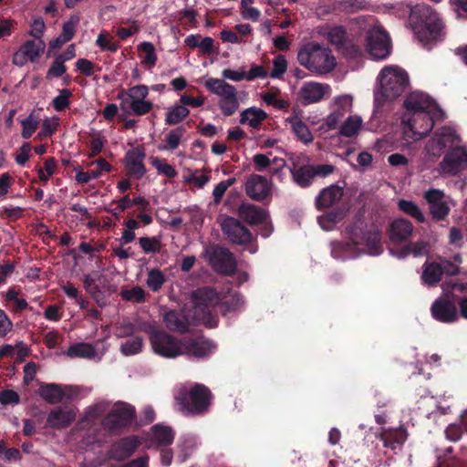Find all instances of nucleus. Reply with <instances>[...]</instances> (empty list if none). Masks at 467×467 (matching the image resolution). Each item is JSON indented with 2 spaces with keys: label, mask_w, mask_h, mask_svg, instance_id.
<instances>
[{
  "label": "nucleus",
  "mask_w": 467,
  "mask_h": 467,
  "mask_svg": "<svg viewBox=\"0 0 467 467\" xmlns=\"http://www.w3.org/2000/svg\"><path fill=\"white\" fill-rule=\"evenodd\" d=\"M380 440L383 441L385 447L394 450L397 445H400L405 441L406 432L402 429L394 431L382 430L380 432Z\"/></svg>",
  "instance_id": "c9c22d12"
},
{
  "label": "nucleus",
  "mask_w": 467,
  "mask_h": 467,
  "mask_svg": "<svg viewBox=\"0 0 467 467\" xmlns=\"http://www.w3.org/2000/svg\"><path fill=\"white\" fill-rule=\"evenodd\" d=\"M379 87L374 92L377 107L387 101H391L400 96L408 85V75L405 70L397 66L385 67L379 73Z\"/></svg>",
  "instance_id": "7ed1b4c3"
},
{
  "label": "nucleus",
  "mask_w": 467,
  "mask_h": 467,
  "mask_svg": "<svg viewBox=\"0 0 467 467\" xmlns=\"http://www.w3.org/2000/svg\"><path fill=\"white\" fill-rule=\"evenodd\" d=\"M267 118V114L261 109L249 108L244 110L240 116V123L247 124L253 129H257L261 123Z\"/></svg>",
  "instance_id": "473e14b6"
},
{
  "label": "nucleus",
  "mask_w": 467,
  "mask_h": 467,
  "mask_svg": "<svg viewBox=\"0 0 467 467\" xmlns=\"http://www.w3.org/2000/svg\"><path fill=\"white\" fill-rule=\"evenodd\" d=\"M287 63L284 56H277L273 61V70L270 76L274 78H277L283 76L286 71Z\"/></svg>",
  "instance_id": "052dcab7"
},
{
  "label": "nucleus",
  "mask_w": 467,
  "mask_h": 467,
  "mask_svg": "<svg viewBox=\"0 0 467 467\" xmlns=\"http://www.w3.org/2000/svg\"><path fill=\"white\" fill-rule=\"evenodd\" d=\"M442 268L438 262H425L422 265L421 280L428 285H437L442 278Z\"/></svg>",
  "instance_id": "2f4dec72"
},
{
  "label": "nucleus",
  "mask_w": 467,
  "mask_h": 467,
  "mask_svg": "<svg viewBox=\"0 0 467 467\" xmlns=\"http://www.w3.org/2000/svg\"><path fill=\"white\" fill-rule=\"evenodd\" d=\"M182 355L202 358L208 357L215 348L216 345L211 340L199 337L182 340Z\"/></svg>",
  "instance_id": "6ab92c4d"
},
{
  "label": "nucleus",
  "mask_w": 467,
  "mask_h": 467,
  "mask_svg": "<svg viewBox=\"0 0 467 467\" xmlns=\"http://www.w3.org/2000/svg\"><path fill=\"white\" fill-rule=\"evenodd\" d=\"M410 16L412 18L419 19L421 24V28L417 31L421 42L428 43L436 40L440 36L442 31L441 21L429 5H415L411 8Z\"/></svg>",
  "instance_id": "423d86ee"
},
{
  "label": "nucleus",
  "mask_w": 467,
  "mask_h": 467,
  "mask_svg": "<svg viewBox=\"0 0 467 467\" xmlns=\"http://www.w3.org/2000/svg\"><path fill=\"white\" fill-rule=\"evenodd\" d=\"M467 170V145L462 144L443 154L437 167L438 173L442 177H455Z\"/></svg>",
  "instance_id": "9b49d317"
},
{
  "label": "nucleus",
  "mask_w": 467,
  "mask_h": 467,
  "mask_svg": "<svg viewBox=\"0 0 467 467\" xmlns=\"http://www.w3.org/2000/svg\"><path fill=\"white\" fill-rule=\"evenodd\" d=\"M286 122L295 135L304 143H310L313 140V135L307 126L303 122L296 109L293 110L292 115L286 119Z\"/></svg>",
  "instance_id": "bb28decb"
},
{
  "label": "nucleus",
  "mask_w": 467,
  "mask_h": 467,
  "mask_svg": "<svg viewBox=\"0 0 467 467\" xmlns=\"http://www.w3.org/2000/svg\"><path fill=\"white\" fill-rule=\"evenodd\" d=\"M139 50L143 53V60L142 62L153 66L157 61V56L155 53L154 46L150 42H142L139 46Z\"/></svg>",
  "instance_id": "603ef678"
},
{
  "label": "nucleus",
  "mask_w": 467,
  "mask_h": 467,
  "mask_svg": "<svg viewBox=\"0 0 467 467\" xmlns=\"http://www.w3.org/2000/svg\"><path fill=\"white\" fill-rule=\"evenodd\" d=\"M205 88L213 94L220 98L219 108L223 115L232 116L239 109L237 90L221 78H210L204 82Z\"/></svg>",
  "instance_id": "6e6552de"
},
{
  "label": "nucleus",
  "mask_w": 467,
  "mask_h": 467,
  "mask_svg": "<svg viewBox=\"0 0 467 467\" xmlns=\"http://www.w3.org/2000/svg\"><path fill=\"white\" fill-rule=\"evenodd\" d=\"M239 216L250 224H259L267 219V213L253 204H242L238 210Z\"/></svg>",
  "instance_id": "cd10ccee"
},
{
  "label": "nucleus",
  "mask_w": 467,
  "mask_h": 467,
  "mask_svg": "<svg viewBox=\"0 0 467 467\" xmlns=\"http://www.w3.org/2000/svg\"><path fill=\"white\" fill-rule=\"evenodd\" d=\"M347 238L349 242H333L331 254L336 259L355 258L360 254L358 245L366 244L368 253L372 255H378L381 253V237L379 231H370L364 234L357 225L347 229Z\"/></svg>",
  "instance_id": "f03ea898"
},
{
  "label": "nucleus",
  "mask_w": 467,
  "mask_h": 467,
  "mask_svg": "<svg viewBox=\"0 0 467 467\" xmlns=\"http://www.w3.org/2000/svg\"><path fill=\"white\" fill-rule=\"evenodd\" d=\"M62 290L68 297L74 298L81 308L86 307V300L82 296H79L78 290L72 284L67 283L62 286Z\"/></svg>",
  "instance_id": "e2e57ef3"
},
{
  "label": "nucleus",
  "mask_w": 467,
  "mask_h": 467,
  "mask_svg": "<svg viewBox=\"0 0 467 467\" xmlns=\"http://www.w3.org/2000/svg\"><path fill=\"white\" fill-rule=\"evenodd\" d=\"M319 36L325 38L330 45L335 46L338 50L345 52L348 37L346 29L341 26L325 25L317 28Z\"/></svg>",
  "instance_id": "4be33fe9"
},
{
  "label": "nucleus",
  "mask_w": 467,
  "mask_h": 467,
  "mask_svg": "<svg viewBox=\"0 0 467 467\" xmlns=\"http://www.w3.org/2000/svg\"><path fill=\"white\" fill-rule=\"evenodd\" d=\"M278 93V90H269L262 93L261 98L265 104L274 106L276 109H281L287 108L289 106L288 101L285 99H279L277 98Z\"/></svg>",
  "instance_id": "de8ad7c7"
},
{
  "label": "nucleus",
  "mask_w": 467,
  "mask_h": 467,
  "mask_svg": "<svg viewBox=\"0 0 467 467\" xmlns=\"http://www.w3.org/2000/svg\"><path fill=\"white\" fill-rule=\"evenodd\" d=\"M148 94V87L144 85L134 86L128 90L127 94L123 98V104L129 103L130 101L145 99Z\"/></svg>",
  "instance_id": "49530a36"
},
{
  "label": "nucleus",
  "mask_w": 467,
  "mask_h": 467,
  "mask_svg": "<svg viewBox=\"0 0 467 467\" xmlns=\"http://www.w3.org/2000/svg\"><path fill=\"white\" fill-rule=\"evenodd\" d=\"M133 415L134 409L132 406L124 402H117L113 405L104 423L110 430H115L131 420Z\"/></svg>",
  "instance_id": "412c9836"
},
{
  "label": "nucleus",
  "mask_w": 467,
  "mask_h": 467,
  "mask_svg": "<svg viewBox=\"0 0 467 467\" xmlns=\"http://www.w3.org/2000/svg\"><path fill=\"white\" fill-rule=\"evenodd\" d=\"M462 140L457 130L450 126H443L435 130L425 145L426 154L439 158L446 151L462 145Z\"/></svg>",
  "instance_id": "0eeeda50"
},
{
  "label": "nucleus",
  "mask_w": 467,
  "mask_h": 467,
  "mask_svg": "<svg viewBox=\"0 0 467 467\" xmlns=\"http://www.w3.org/2000/svg\"><path fill=\"white\" fill-rule=\"evenodd\" d=\"M399 208L405 213L414 217L420 223L424 222L425 217L418 205L410 201L400 200L398 202Z\"/></svg>",
  "instance_id": "79ce46f5"
},
{
  "label": "nucleus",
  "mask_w": 467,
  "mask_h": 467,
  "mask_svg": "<svg viewBox=\"0 0 467 467\" xmlns=\"http://www.w3.org/2000/svg\"><path fill=\"white\" fill-rule=\"evenodd\" d=\"M362 119L359 116H349L342 124L339 133L344 137L355 136L360 130Z\"/></svg>",
  "instance_id": "58836bf2"
},
{
  "label": "nucleus",
  "mask_w": 467,
  "mask_h": 467,
  "mask_svg": "<svg viewBox=\"0 0 467 467\" xmlns=\"http://www.w3.org/2000/svg\"><path fill=\"white\" fill-rule=\"evenodd\" d=\"M140 441L136 436H130L115 442L110 451V456L116 460L130 457L140 445Z\"/></svg>",
  "instance_id": "b1692460"
},
{
  "label": "nucleus",
  "mask_w": 467,
  "mask_h": 467,
  "mask_svg": "<svg viewBox=\"0 0 467 467\" xmlns=\"http://www.w3.org/2000/svg\"><path fill=\"white\" fill-rule=\"evenodd\" d=\"M342 212H330L318 217V223L322 229L328 231L331 230L335 223L343 218Z\"/></svg>",
  "instance_id": "09e8293b"
},
{
  "label": "nucleus",
  "mask_w": 467,
  "mask_h": 467,
  "mask_svg": "<svg viewBox=\"0 0 467 467\" xmlns=\"http://www.w3.org/2000/svg\"><path fill=\"white\" fill-rule=\"evenodd\" d=\"M205 256L212 266L218 272L231 275L236 269V262L232 253L220 246H208L205 249Z\"/></svg>",
  "instance_id": "f8f14e48"
},
{
  "label": "nucleus",
  "mask_w": 467,
  "mask_h": 467,
  "mask_svg": "<svg viewBox=\"0 0 467 467\" xmlns=\"http://www.w3.org/2000/svg\"><path fill=\"white\" fill-rule=\"evenodd\" d=\"M70 95L71 92L68 89L60 90L59 95L57 96L52 101V104L56 110L61 111L69 105L68 98L70 97Z\"/></svg>",
  "instance_id": "0e129e2a"
},
{
  "label": "nucleus",
  "mask_w": 467,
  "mask_h": 467,
  "mask_svg": "<svg viewBox=\"0 0 467 467\" xmlns=\"http://www.w3.org/2000/svg\"><path fill=\"white\" fill-rule=\"evenodd\" d=\"M165 282L163 274L158 269H151L148 273L146 284L152 291H159Z\"/></svg>",
  "instance_id": "8fccbe9b"
},
{
  "label": "nucleus",
  "mask_w": 467,
  "mask_h": 467,
  "mask_svg": "<svg viewBox=\"0 0 467 467\" xmlns=\"http://www.w3.org/2000/svg\"><path fill=\"white\" fill-rule=\"evenodd\" d=\"M29 36L36 40H43L42 36L46 31V24L42 17H35L29 25Z\"/></svg>",
  "instance_id": "3c124183"
},
{
  "label": "nucleus",
  "mask_w": 467,
  "mask_h": 467,
  "mask_svg": "<svg viewBox=\"0 0 467 467\" xmlns=\"http://www.w3.org/2000/svg\"><path fill=\"white\" fill-rule=\"evenodd\" d=\"M297 59L306 69L321 75L331 72L337 64L332 51L317 42L305 45L299 50Z\"/></svg>",
  "instance_id": "20e7f679"
},
{
  "label": "nucleus",
  "mask_w": 467,
  "mask_h": 467,
  "mask_svg": "<svg viewBox=\"0 0 467 467\" xmlns=\"http://www.w3.org/2000/svg\"><path fill=\"white\" fill-rule=\"evenodd\" d=\"M123 105L130 108L135 115H144L152 109V103L145 99L130 101Z\"/></svg>",
  "instance_id": "864d4df0"
},
{
  "label": "nucleus",
  "mask_w": 467,
  "mask_h": 467,
  "mask_svg": "<svg viewBox=\"0 0 467 467\" xmlns=\"http://www.w3.org/2000/svg\"><path fill=\"white\" fill-rule=\"evenodd\" d=\"M429 244L425 241H418L410 244L406 248L399 254V257H404L409 254H412L415 257L421 256L428 253Z\"/></svg>",
  "instance_id": "a18cd8bd"
},
{
  "label": "nucleus",
  "mask_w": 467,
  "mask_h": 467,
  "mask_svg": "<svg viewBox=\"0 0 467 467\" xmlns=\"http://www.w3.org/2000/svg\"><path fill=\"white\" fill-rule=\"evenodd\" d=\"M220 225L223 233L233 243L243 244L251 241L250 232L237 219L222 217Z\"/></svg>",
  "instance_id": "dca6fc26"
},
{
  "label": "nucleus",
  "mask_w": 467,
  "mask_h": 467,
  "mask_svg": "<svg viewBox=\"0 0 467 467\" xmlns=\"http://www.w3.org/2000/svg\"><path fill=\"white\" fill-rule=\"evenodd\" d=\"M193 309L192 320L195 323H202L208 327L217 326V319L211 315V307L219 304L225 306L223 314L229 311H235L244 306L242 296L236 293L228 291L217 293L213 288H200L192 293Z\"/></svg>",
  "instance_id": "f257e3e1"
},
{
  "label": "nucleus",
  "mask_w": 467,
  "mask_h": 467,
  "mask_svg": "<svg viewBox=\"0 0 467 467\" xmlns=\"http://www.w3.org/2000/svg\"><path fill=\"white\" fill-rule=\"evenodd\" d=\"M184 133L185 129L183 127H178L171 130L167 135V142L161 147V149L167 150L177 149Z\"/></svg>",
  "instance_id": "c03bdc74"
},
{
  "label": "nucleus",
  "mask_w": 467,
  "mask_h": 467,
  "mask_svg": "<svg viewBox=\"0 0 467 467\" xmlns=\"http://www.w3.org/2000/svg\"><path fill=\"white\" fill-rule=\"evenodd\" d=\"M405 113H416L425 111L434 116H443L442 110L436 105L432 99L421 91L410 93L404 100Z\"/></svg>",
  "instance_id": "2eb2a0df"
},
{
  "label": "nucleus",
  "mask_w": 467,
  "mask_h": 467,
  "mask_svg": "<svg viewBox=\"0 0 467 467\" xmlns=\"http://www.w3.org/2000/svg\"><path fill=\"white\" fill-rule=\"evenodd\" d=\"M245 191L253 200L261 201L270 194L271 182L262 175L253 174L246 182Z\"/></svg>",
  "instance_id": "5701e85b"
},
{
  "label": "nucleus",
  "mask_w": 467,
  "mask_h": 467,
  "mask_svg": "<svg viewBox=\"0 0 467 467\" xmlns=\"http://www.w3.org/2000/svg\"><path fill=\"white\" fill-rule=\"evenodd\" d=\"M143 347V338L134 337L127 339L120 345L119 350L124 356H132L139 354Z\"/></svg>",
  "instance_id": "ea45409f"
},
{
  "label": "nucleus",
  "mask_w": 467,
  "mask_h": 467,
  "mask_svg": "<svg viewBox=\"0 0 467 467\" xmlns=\"http://www.w3.org/2000/svg\"><path fill=\"white\" fill-rule=\"evenodd\" d=\"M39 395L48 403L55 404L62 401L65 395L57 384H43L39 388Z\"/></svg>",
  "instance_id": "f704fd0d"
},
{
  "label": "nucleus",
  "mask_w": 467,
  "mask_h": 467,
  "mask_svg": "<svg viewBox=\"0 0 467 467\" xmlns=\"http://www.w3.org/2000/svg\"><path fill=\"white\" fill-rule=\"evenodd\" d=\"M424 198L430 205L431 215L435 219L442 220L449 214V201L442 191L438 189L429 190L425 192Z\"/></svg>",
  "instance_id": "a211bd4d"
},
{
  "label": "nucleus",
  "mask_w": 467,
  "mask_h": 467,
  "mask_svg": "<svg viewBox=\"0 0 467 467\" xmlns=\"http://www.w3.org/2000/svg\"><path fill=\"white\" fill-rule=\"evenodd\" d=\"M313 172L312 165H306L298 169L294 168L291 170L294 182L300 187H306L311 183L312 179L315 177Z\"/></svg>",
  "instance_id": "4c0bfd02"
},
{
  "label": "nucleus",
  "mask_w": 467,
  "mask_h": 467,
  "mask_svg": "<svg viewBox=\"0 0 467 467\" xmlns=\"http://www.w3.org/2000/svg\"><path fill=\"white\" fill-rule=\"evenodd\" d=\"M163 322L168 329L179 333H185L189 327L188 318L176 311L166 312Z\"/></svg>",
  "instance_id": "7c9ffc66"
},
{
  "label": "nucleus",
  "mask_w": 467,
  "mask_h": 467,
  "mask_svg": "<svg viewBox=\"0 0 467 467\" xmlns=\"http://www.w3.org/2000/svg\"><path fill=\"white\" fill-rule=\"evenodd\" d=\"M150 162L160 173L164 174L168 178H173L177 174L175 169L171 165L164 162L157 157L151 158Z\"/></svg>",
  "instance_id": "4d7b16f0"
},
{
  "label": "nucleus",
  "mask_w": 467,
  "mask_h": 467,
  "mask_svg": "<svg viewBox=\"0 0 467 467\" xmlns=\"http://www.w3.org/2000/svg\"><path fill=\"white\" fill-rule=\"evenodd\" d=\"M174 439V432L169 426L156 424L151 428V440L159 446L170 445Z\"/></svg>",
  "instance_id": "72a5a7b5"
},
{
  "label": "nucleus",
  "mask_w": 467,
  "mask_h": 467,
  "mask_svg": "<svg viewBox=\"0 0 467 467\" xmlns=\"http://www.w3.org/2000/svg\"><path fill=\"white\" fill-rule=\"evenodd\" d=\"M119 295L123 300L128 302L141 303L145 300V291L140 286L123 289L120 291Z\"/></svg>",
  "instance_id": "37998d69"
},
{
  "label": "nucleus",
  "mask_w": 467,
  "mask_h": 467,
  "mask_svg": "<svg viewBox=\"0 0 467 467\" xmlns=\"http://www.w3.org/2000/svg\"><path fill=\"white\" fill-rule=\"evenodd\" d=\"M22 137L25 139H28L37 129L38 122L36 119L33 118L32 115H30L28 118L22 121Z\"/></svg>",
  "instance_id": "338daca9"
},
{
  "label": "nucleus",
  "mask_w": 467,
  "mask_h": 467,
  "mask_svg": "<svg viewBox=\"0 0 467 467\" xmlns=\"http://www.w3.org/2000/svg\"><path fill=\"white\" fill-rule=\"evenodd\" d=\"M222 79H223L224 81L225 79L234 82L246 80L245 68L244 67L238 69L224 68L222 71Z\"/></svg>",
  "instance_id": "6e6d98bb"
},
{
  "label": "nucleus",
  "mask_w": 467,
  "mask_h": 467,
  "mask_svg": "<svg viewBox=\"0 0 467 467\" xmlns=\"http://www.w3.org/2000/svg\"><path fill=\"white\" fill-rule=\"evenodd\" d=\"M343 196L341 187L332 185L324 189L317 198V206L318 209L331 207L337 203Z\"/></svg>",
  "instance_id": "c85d7f7f"
},
{
  "label": "nucleus",
  "mask_w": 467,
  "mask_h": 467,
  "mask_svg": "<svg viewBox=\"0 0 467 467\" xmlns=\"http://www.w3.org/2000/svg\"><path fill=\"white\" fill-rule=\"evenodd\" d=\"M78 23V18L77 16H71L67 22L63 24L60 36L62 38H64V40L68 42L73 38Z\"/></svg>",
  "instance_id": "13d9d810"
},
{
  "label": "nucleus",
  "mask_w": 467,
  "mask_h": 467,
  "mask_svg": "<svg viewBox=\"0 0 467 467\" xmlns=\"http://www.w3.org/2000/svg\"><path fill=\"white\" fill-rule=\"evenodd\" d=\"M234 183H235V178H230L226 181H223V182H219L215 186V188L213 192L214 202L219 203L222 201V198H223L224 192H226V190Z\"/></svg>",
  "instance_id": "bf43d9fd"
},
{
  "label": "nucleus",
  "mask_w": 467,
  "mask_h": 467,
  "mask_svg": "<svg viewBox=\"0 0 467 467\" xmlns=\"http://www.w3.org/2000/svg\"><path fill=\"white\" fill-rule=\"evenodd\" d=\"M431 313L436 320L442 323H454L459 319L457 304L451 299L449 292L432 303Z\"/></svg>",
  "instance_id": "4468645a"
},
{
  "label": "nucleus",
  "mask_w": 467,
  "mask_h": 467,
  "mask_svg": "<svg viewBox=\"0 0 467 467\" xmlns=\"http://www.w3.org/2000/svg\"><path fill=\"white\" fill-rule=\"evenodd\" d=\"M67 356L75 358H94L97 357V352L94 347L88 343H78L72 345L67 351Z\"/></svg>",
  "instance_id": "e433bc0d"
},
{
  "label": "nucleus",
  "mask_w": 467,
  "mask_h": 467,
  "mask_svg": "<svg viewBox=\"0 0 467 467\" xmlns=\"http://www.w3.org/2000/svg\"><path fill=\"white\" fill-rule=\"evenodd\" d=\"M76 414L70 409H57L52 410L48 417L47 422L53 428H64L68 426L74 420Z\"/></svg>",
  "instance_id": "c756f323"
},
{
  "label": "nucleus",
  "mask_w": 467,
  "mask_h": 467,
  "mask_svg": "<svg viewBox=\"0 0 467 467\" xmlns=\"http://www.w3.org/2000/svg\"><path fill=\"white\" fill-rule=\"evenodd\" d=\"M330 93L327 84L318 82H306L301 87L298 96L303 104L308 105L320 101Z\"/></svg>",
  "instance_id": "aec40b11"
},
{
  "label": "nucleus",
  "mask_w": 467,
  "mask_h": 467,
  "mask_svg": "<svg viewBox=\"0 0 467 467\" xmlns=\"http://www.w3.org/2000/svg\"><path fill=\"white\" fill-rule=\"evenodd\" d=\"M140 245L145 253H157L161 250V241L157 237H141Z\"/></svg>",
  "instance_id": "5fc2aeb1"
},
{
  "label": "nucleus",
  "mask_w": 467,
  "mask_h": 467,
  "mask_svg": "<svg viewBox=\"0 0 467 467\" xmlns=\"http://www.w3.org/2000/svg\"><path fill=\"white\" fill-rule=\"evenodd\" d=\"M211 392L203 386L197 384L189 391H182L175 400L178 410L184 414H200L210 406Z\"/></svg>",
  "instance_id": "39448f33"
},
{
  "label": "nucleus",
  "mask_w": 467,
  "mask_h": 467,
  "mask_svg": "<svg viewBox=\"0 0 467 467\" xmlns=\"http://www.w3.org/2000/svg\"><path fill=\"white\" fill-rule=\"evenodd\" d=\"M46 43L44 40H27L13 56V64L24 66L28 60L36 61L44 53Z\"/></svg>",
  "instance_id": "f3484780"
},
{
  "label": "nucleus",
  "mask_w": 467,
  "mask_h": 467,
  "mask_svg": "<svg viewBox=\"0 0 467 467\" xmlns=\"http://www.w3.org/2000/svg\"><path fill=\"white\" fill-rule=\"evenodd\" d=\"M66 72V67L64 66L63 60H60L59 58H56L54 62L52 63L51 67H49L47 78H59Z\"/></svg>",
  "instance_id": "774afa93"
},
{
  "label": "nucleus",
  "mask_w": 467,
  "mask_h": 467,
  "mask_svg": "<svg viewBox=\"0 0 467 467\" xmlns=\"http://www.w3.org/2000/svg\"><path fill=\"white\" fill-rule=\"evenodd\" d=\"M149 338L153 352L166 358L182 356V340L156 328H149Z\"/></svg>",
  "instance_id": "9d476101"
},
{
  "label": "nucleus",
  "mask_w": 467,
  "mask_h": 467,
  "mask_svg": "<svg viewBox=\"0 0 467 467\" xmlns=\"http://www.w3.org/2000/svg\"><path fill=\"white\" fill-rule=\"evenodd\" d=\"M413 230V225L408 220H394L389 226V239L392 243H401L412 234Z\"/></svg>",
  "instance_id": "a878e982"
},
{
  "label": "nucleus",
  "mask_w": 467,
  "mask_h": 467,
  "mask_svg": "<svg viewBox=\"0 0 467 467\" xmlns=\"http://www.w3.org/2000/svg\"><path fill=\"white\" fill-rule=\"evenodd\" d=\"M442 118L443 116H434L425 111L404 113L402 117L404 134L409 139L418 140L432 130L435 121Z\"/></svg>",
  "instance_id": "1a4fd4ad"
},
{
  "label": "nucleus",
  "mask_w": 467,
  "mask_h": 467,
  "mask_svg": "<svg viewBox=\"0 0 467 467\" xmlns=\"http://www.w3.org/2000/svg\"><path fill=\"white\" fill-rule=\"evenodd\" d=\"M189 112L186 107L176 105L168 110L165 121L171 125L178 124L189 115Z\"/></svg>",
  "instance_id": "a19ab883"
},
{
  "label": "nucleus",
  "mask_w": 467,
  "mask_h": 467,
  "mask_svg": "<svg viewBox=\"0 0 467 467\" xmlns=\"http://www.w3.org/2000/svg\"><path fill=\"white\" fill-rule=\"evenodd\" d=\"M5 299L10 302H14L16 305V310L21 311L27 307V302L24 298L19 297V291L10 288L5 294Z\"/></svg>",
  "instance_id": "680f3d73"
},
{
  "label": "nucleus",
  "mask_w": 467,
  "mask_h": 467,
  "mask_svg": "<svg viewBox=\"0 0 467 467\" xmlns=\"http://www.w3.org/2000/svg\"><path fill=\"white\" fill-rule=\"evenodd\" d=\"M184 178L187 183L192 184L198 188H202L209 182V176L199 173L198 171L191 172Z\"/></svg>",
  "instance_id": "69168bd1"
},
{
  "label": "nucleus",
  "mask_w": 467,
  "mask_h": 467,
  "mask_svg": "<svg viewBox=\"0 0 467 467\" xmlns=\"http://www.w3.org/2000/svg\"><path fill=\"white\" fill-rule=\"evenodd\" d=\"M144 158L145 153L140 148H133L126 154V168L137 179L141 178L146 172L143 165Z\"/></svg>",
  "instance_id": "393cba45"
},
{
  "label": "nucleus",
  "mask_w": 467,
  "mask_h": 467,
  "mask_svg": "<svg viewBox=\"0 0 467 467\" xmlns=\"http://www.w3.org/2000/svg\"><path fill=\"white\" fill-rule=\"evenodd\" d=\"M366 49L375 59L387 57L390 51L389 39L380 26H374L368 31Z\"/></svg>",
  "instance_id": "ddd939ff"
}]
</instances>
